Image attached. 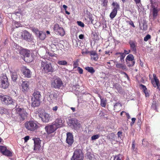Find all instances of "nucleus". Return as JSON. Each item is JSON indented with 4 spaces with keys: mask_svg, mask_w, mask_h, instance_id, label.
<instances>
[{
    "mask_svg": "<svg viewBox=\"0 0 160 160\" xmlns=\"http://www.w3.org/2000/svg\"><path fill=\"white\" fill-rule=\"evenodd\" d=\"M3 154L6 156L10 157L12 156V152L10 151L7 149V148Z\"/></svg>",
    "mask_w": 160,
    "mask_h": 160,
    "instance_id": "obj_34",
    "label": "nucleus"
},
{
    "mask_svg": "<svg viewBox=\"0 0 160 160\" xmlns=\"http://www.w3.org/2000/svg\"><path fill=\"white\" fill-rule=\"evenodd\" d=\"M135 141L133 140L132 141V145L131 149L133 151H135L136 150V148L135 147Z\"/></svg>",
    "mask_w": 160,
    "mask_h": 160,
    "instance_id": "obj_42",
    "label": "nucleus"
},
{
    "mask_svg": "<svg viewBox=\"0 0 160 160\" xmlns=\"http://www.w3.org/2000/svg\"><path fill=\"white\" fill-rule=\"evenodd\" d=\"M129 43L130 45L131 49L132 51L136 52L137 51V43L136 41H130Z\"/></svg>",
    "mask_w": 160,
    "mask_h": 160,
    "instance_id": "obj_16",
    "label": "nucleus"
},
{
    "mask_svg": "<svg viewBox=\"0 0 160 160\" xmlns=\"http://www.w3.org/2000/svg\"><path fill=\"white\" fill-rule=\"evenodd\" d=\"M74 140L73 135L71 132H68L67 133L66 142L68 144V146H71L73 143Z\"/></svg>",
    "mask_w": 160,
    "mask_h": 160,
    "instance_id": "obj_7",
    "label": "nucleus"
},
{
    "mask_svg": "<svg viewBox=\"0 0 160 160\" xmlns=\"http://www.w3.org/2000/svg\"><path fill=\"white\" fill-rule=\"evenodd\" d=\"M79 62V59H77L76 61L73 62V66L74 68H76L78 67V62Z\"/></svg>",
    "mask_w": 160,
    "mask_h": 160,
    "instance_id": "obj_40",
    "label": "nucleus"
},
{
    "mask_svg": "<svg viewBox=\"0 0 160 160\" xmlns=\"http://www.w3.org/2000/svg\"><path fill=\"white\" fill-rule=\"evenodd\" d=\"M38 115L42 121L45 123H48L51 120V115L45 112H38Z\"/></svg>",
    "mask_w": 160,
    "mask_h": 160,
    "instance_id": "obj_3",
    "label": "nucleus"
},
{
    "mask_svg": "<svg viewBox=\"0 0 160 160\" xmlns=\"http://www.w3.org/2000/svg\"><path fill=\"white\" fill-rule=\"evenodd\" d=\"M21 26V24L19 22H15V27L16 28H18Z\"/></svg>",
    "mask_w": 160,
    "mask_h": 160,
    "instance_id": "obj_52",
    "label": "nucleus"
},
{
    "mask_svg": "<svg viewBox=\"0 0 160 160\" xmlns=\"http://www.w3.org/2000/svg\"><path fill=\"white\" fill-rule=\"evenodd\" d=\"M140 87L143 89L144 92L145 94V96L146 97H149V94L148 92L147 88L146 86L142 84L140 85Z\"/></svg>",
    "mask_w": 160,
    "mask_h": 160,
    "instance_id": "obj_26",
    "label": "nucleus"
},
{
    "mask_svg": "<svg viewBox=\"0 0 160 160\" xmlns=\"http://www.w3.org/2000/svg\"><path fill=\"white\" fill-rule=\"evenodd\" d=\"M51 97H52L53 98V99L56 98L57 97V95L56 93L51 94Z\"/></svg>",
    "mask_w": 160,
    "mask_h": 160,
    "instance_id": "obj_54",
    "label": "nucleus"
},
{
    "mask_svg": "<svg viewBox=\"0 0 160 160\" xmlns=\"http://www.w3.org/2000/svg\"><path fill=\"white\" fill-rule=\"evenodd\" d=\"M33 96L35 98L38 99L40 100V98L41 97V95L40 94V92L39 91H34L33 94Z\"/></svg>",
    "mask_w": 160,
    "mask_h": 160,
    "instance_id": "obj_27",
    "label": "nucleus"
},
{
    "mask_svg": "<svg viewBox=\"0 0 160 160\" xmlns=\"http://www.w3.org/2000/svg\"><path fill=\"white\" fill-rule=\"evenodd\" d=\"M83 153L82 150L76 149L75 150L71 160H83L84 158Z\"/></svg>",
    "mask_w": 160,
    "mask_h": 160,
    "instance_id": "obj_2",
    "label": "nucleus"
},
{
    "mask_svg": "<svg viewBox=\"0 0 160 160\" xmlns=\"http://www.w3.org/2000/svg\"><path fill=\"white\" fill-rule=\"evenodd\" d=\"M1 85L3 88H7L9 86L8 78L6 76H3L1 78Z\"/></svg>",
    "mask_w": 160,
    "mask_h": 160,
    "instance_id": "obj_10",
    "label": "nucleus"
},
{
    "mask_svg": "<svg viewBox=\"0 0 160 160\" xmlns=\"http://www.w3.org/2000/svg\"><path fill=\"white\" fill-rule=\"evenodd\" d=\"M143 29L145 30L147 29V25H146V24L143 23Z\"/></svg>",
    "mask_w": 160,
    "mask_h": 160,
    "instance_id": "obj_58",
    "label": "nucleus"
},
{
    "mask_svg": "<svg viewBox=\"0 0 160 160\" xmlns=\"http://www.w3.org/2000/svg\"><path fill=\"white\" fill-rule=\"evenodd\" d=\"M125 114H126V117H127V118H128H128H130V115H129V114L128 113H127V112H125Z\"/></svg>",
    "mask_w": 160,
    "mask_h": 160,
    "instance_id": "obj_64",
    "label": "nucleus"
},
{
    "mask_svg": "<svg viewBox=\"0 0 160 160\" xmlns=\"http://www.w3.org/2000/svg\"><path fill=\"white\" fill-rule=\"evenodd\" d=\"M53 30L56 32H58V34L61 36H63L65 33L63 28L60 27L58 23H56L54 25Z\"/></svg>",
    "mask_w": 160,
    "mask_h": 160,
    "instance_id": "obj_6",
    "label": "nucleus"
},
{
    "mask_svg": "<svg viewBox=\"0 0 160 160\" xmlns=\"http://www.w3.org/2000/svg\"><path fill=\"white\" fill-rule=\"evenodd\" d=\"M101 100L100 105L102 107H105L106 106V101L103 98H102L101 96L100 97Z\"/></svg>",
    "mask_w": 160,
    "mask_h": 160,
    "instance_id": "obj_36",
    "label": "nucleus"
},
{
    "mask_svg": "<svg viewBox=\"0 0 160 160\" xmlns=\"http://www.w3.org/2000/svg\"><path fill=\"white\" fill-rule=\"evenodd\" d=\"M63 83L61 79L59 77L53 79L51 83L52 86L55 88L60 89L63 86Z\"/></svg>",
    "mask_w": 160,
    "mask_h": 160,
    "instance_id": "obj_4",
    "label": "nucleus"
},
{
    "mask_svg": "<svg viewBox=\"0 0 160 160\" xmlns=\"http://www.w3.org/2000/svg\"><path fill=\"white\" fill-rule=\"evenodd\" d=\"M32 31L33 32H35L37 35L38 33L39 34V32H40L37 29L35 28H33L32 29Z\"/></svg>",
    "mask_w": 160,
    "mask_h": 160,
    "instance_id": "obj_53",
    "label": "nucleus"
},
{
    "mask_svg": "<svg viewBox=\"0 0 160 160\" xmlns=\"http://www.w3.org/2000/svg\"><path fill=\"white\" fill-rule=\"evenodd\" d=\"M118 12L115 11V10H112L110 15V17L111 19H112L117 15Z\"/></svg>",
    "mask_w": 160,
    "mask_h": 160,
    "instance_id": "obj_32",
    "label": "nucleus"
},
{
    "mask_svg": "<svg viewBox=\"0 0 160 160\" xmlns=\"http://www.w3.org/2000/svg\"><path fill=\"white\" fill-rule=\"evenodd\" d=\"M22 37H23L24 39L29 41L30 39V35L28 32L26 30L24 31L22 34Z\"/></svg>",
    "mask_w": 160,
    "mask_h": 160,
    "instance_id": "obj_19",
    "label": "nucleus"
},
{
    "mask_svg": "<svg viewBox=\"0 0 160 160\" xmlns=\"http://www.w3.org/2000/svg\"><path fill=\"white\" fill-rule=\"evenodd\" d=\"M134 1L138 7L141 6L142 5L141 3V0H134Z\"/></svg>",
    "mask_w": 160,
    "mask_h": 160,
    "instance_id": "obj_49",
    "label": "nucleus"
},
{
    "mask_svg": "<svg viewBox=\"0 0 160 160\" xmlns=\"http://www.w3.org/2000/svg\"><path fill=\"white\" fill-rule=\"evenodd\" d=\"M158 105V103L156 101H153L152 103V105L151 106V108L155 110H157Z\"/></svg>",
    "mask_w": 160,
    "mask_h": 160,
    "instance_id": "obj_33",
    "label": "nucleus"
},
{
    "mask_svg": "<svg viewBox=\"0 0 160 160\" xmlns=\"http://www.w3.org/2000/svg\"><path fill=\"white\" fill-rule=\"evenodd\" d=\"M45 129L48 134H50L55 132L57 130V128L53 122L50 125L46 126Z\"/></svg>",
    "mask_w": 160,
    "mask_h": 160,
    "instance_id": "obj_8",
    "label": "nucleus"
},
{
    "mask_svg": "<svg viewBox=\"0 0 160 160\" xmlns=\"http://www.w3.org/2000/svg\"><path fill=\"white\" fill-rule=\"evenodd\" d=\"M29 51L26 49H22L20 50V53L24 57L26 56H29Z\"/></svg>",
    "mask_w": 160,
    "mask_h": 160,
    "instance_id": "obj_24",
    "label": "nucleus"
},
{
    "mask_svg": "<svg viewBox=\"0 0 160 160\" xmlns=\"http://www.w3.org/2000/svg\"><path fill=\"white\" fill-rule=\"evenodd\" d=\"M122 157V155L119 154L118 155L115 156L114 158V160H121V158Z\"/></svg>",
    "mask_w": 160,
    "mask_h": 160,
    "instance_id": "obj_39",
    "label": "nucleus"
},
{
    "mask_svg": "<svg viewBox=\"0 0 160 160\" xmlns=\"http://www.w3.org/2000/svg\"><path fill=\"white\" fill-rule=\"evenodd\" d=\"M102 2V4L103 6H106L108 3V1L107 0H100Z\"/></svg>",
    "mask_w": 160,
    "mask_h": 160,
    "instance_id": "obj_50",
    "label": "nucleus"
},
{
    "mask_svg": "<svg viewBox=\"0 0 160 160\" xmlns=\"http://www.w3.org/2000/svg\"><path fill=\"white\" fill-rule=\"evenodd\" d=\"M6 101V103L5 102V104L6 105H8L10 104H14L15 102L14 100L13 101L11 98L7 96Z\"/></svg>",
    "mask_w": 160,
    "mask_h": 160,
    "instance_id": "obj_23",
    "label": "nucleus"
},
{
    "mask_svg": "<svg viewBox=\"0 0 160 160\" xmlns=\"http://www.w3.org/2000/svg\"><path fill=\"white\" fill-rule=\"evenodd\" d=\"M151 37L149 34H147L144 37V41L147 42L151 38Z\"/></svg>",
    "mask_w": 160,
    "mask_h": 160,
    "instance_id": "obj_43",
    "label": "nucleus"
},
{
    "mask_svg": "<svg viewBox=\"0 0 160 160\" xmlns=\"http://www.w3.org/2000/svg\"><path fill=\"white\" fill-rule=\"evenodd\" d=\"M128 23L130 25H131V26H132L133 27H135V26L134 24V23H133V22L132 21H131L128 22Z\"/></svg>",
    "mask_w": 160,
    "mask_h": 160,
    "instance_id": "obj_56",
    "label": "nucleus"
},
{
    "mask_svg": "<svg viewBox=\"0 0 160 160\" xmlns=\"http://www.w3.org/2000/svg\"><path fill=\"white\" fill-rule=\"evenodd\" d=\"M58 63L59 65H66L67 64V62L66 61H59L58 62Z\"/></svg>",
    "mask_w": 160,
    "mask_h": 160,
    "instance_id": "obj_38",
    "label": "nucleus"
},
{
    "mask_svg": "<svg viewBox=\"0 0 160 160\" xmlns=\"http://www.w3.org/2000/svg\"><path fill=\"white\" fill-rule=\"evenodd\" d=\"M86 53H89L91 56V58L94 60L95 61H97L98 59V56L96 52L94 51H88V52H86Z\"/></svg>",
    "mask_w": 160,
    "mask_h": 160,
    "instance_id": "obj_17",
    "label": "nucleus"
},
{
    "mask_svg": "<svg viewBox=\"0 0 160 160\" xmlns=\"http://www.w3.org/2000/svg\"><path fill=\"white\" fill-rule=\"evenodd\" d=\"M58 109V107L57 106H55L52 108V109L54 111H56Z\"/></svg>",
    "mask_w": 160,
    "mask_h": 160,
    "instance_id": "obj_62",
    "label": "nucleus"
},
{
    "mask_svg": "<svg viewBox=\"0 0 160 160\" xmlns=\"http://www.w3.org/2000/svg\"><path fill=\"white\" fill-rule=\"evenodd\" d=\"M29 81H22V91L23 92H27L29 89Z\"/></svg>",
    "mask_w": 160,
    "mask_h": 160,
    "instance_id": "obj_15",
    "label": "nucleus"
},
{
    "mask_svg": "<svg viewBox=\"0 0 160 160\" xmlns=\"http://www.w3.org/2000/svg\"><path fill=\"white\" fill-rule=\"evenodd\" d=\"M16 112L19 115L18 116L19 117L20 120H23L25 118L27 117V113L23 109L18 108L17 109Z\"/></svg>",
    "mask_w": 160,
    "mask_h": 160,
    "instance_id": "obj_5",
    "label": "nucleus"
},
{
    "mask_svg": "<svg viewBox=\"0 0 160 160\" xmlns=\"http://www.w3.org/2000/svg\"><path fill=\"white\" fill-rule=\"evenodd\" d=\"M41 68L42 72L45 73L48 72H53L54 71V69L53 68L50 62L47 61H42L41 62Z\"/></svg>",
    "mask_w": 160,
    "mask_h": 160,
    "instance_id": "obj_1",
    "label": "nucleus"
},
{
    "mask_svg": "<svg viewBox=\"0 0 160 160\" xmlns=\"http://www.w3.org/2000/svg\"><path fill=\"white\" fill-rule=\"evenodd\" d=\"M7 112V110L6 109L2 108L0 107V114H2L4 113H6Z\"/></svg>",
    "mask_w": 160,
    "mask_h": 160,
    "instance_id": "obj_41",
    "label": "nucleus"
},
{
    "mask_svg": "<svg viewBox=\"0 0 160 160\" xmlns=\"http://www.w3.org/2000/svg\"><path fill=\"white\" fill-rule=\"evenodd\" d=\"M10 72L12 80L14 82H16L18 77V74L15 71L12 72L10 71Z\"/></svg>",
    "mask_w": 160,
    "mask_h": 160,
    "instance_id": "obj_20",
    "label": "nucleus"
},
{
    "mask_svg": "<svg viewBox=\"0 0 160 160\" xmlns=\"http://www.w3.org/2000/svg\"><path fill=\"white\" fill-rule=\"evenodd\" d=\"M136 120V118H132V122H131V124H134L135 120Z\"/></svg>",
    "mask_w": 160,
    "mask_h": 160,
    "instance_id": "obj_57",
    "label": "nucleus"
},
{
    "mask_svg": "<svg viewBox=\"0 0 160 160\" xmlns=\"http://www.w3.org/2000/svg\"><path fill=\"white\" fill-rule=\"evenodd\" d=\"M100 137V135L98 134H97L92 136L91 139L92 140H94L95 139H97Z\"/></svg>",
    "mask_w": 160,
    "mask_h": 160,
    "instance_id": "obj_45",
    "label": "nucleus"
},
{
    "mask_svg": "<svg viewBox=\"0 0 160 160\" xmlns=\"http://www.w3.org/2000/svg\"><path fill=\"white\" fill-rule=\"evenodd\" d=\"M39 124L36 122L31 121V131H34L37 130L39 127Z\"/></svg>",
    "mask_w": 160,
    "mask_h": 160,
    "instance_id": "obj_18",
    "label": "nucleus"
},
{
    "mask_svg": "<svg viewBox=\"0 0 160 160\" xmlns=\"http://www.w3.org/2000/svg\"><path fill=\"white\" fill-rule=\"evenodd\" d=\"M118 137H120L122 136V132H121L119 131L118 132Z\"/></svg>",
    "mask_w": 160,
    "mask_h": 160,
    "instance_id": "obj_59",
    "label": "nucleus"
},
{
    "mask_svg": "<svg viewBox=\"0 0 160 160\" xmlns=\"http://www.w3.org/2000/svg\"><path fill=\"white\" fill-rule=\"evenodd\" d=\"M29 138L30 137L29 136H27L25 137L24 138L25 142H27L29 139Z\"/></svg>",
    "mask_w": 160,
    "mask_h": 160,
    "instance_id": "obj_55",
    "label": "nucleus"
},
{
    "mask_svg": "<svg viewBox=\"0 0 160 160\" xmlns=\"http://www.w3.org/2000/svg\"><path fill=\"white\" fill-rule=\"evenodd\" d=\"M32 107H35L39 106L40 104V100L35 99V98H32Z\"/></svg>",
    "mask_w": 160,
    "mask_h": 160,
    "instance_id": "obj_21",
    "label": "nucleus"
},
{
    "mask_svg": "<svg viewBox=\"0 0 160 160\" xmlns=\"http://www.w3.org/2000/svg\"><path fill=\"white\" fill-rule=\"evenodd\" d=\"M77 23L79 26H81V27H84V23L81 21H78L77 22Z\"/></svg>",
    "mask_w": 160,
    "mask_h": 160,
    "instance_id": "obj_48",
    "label": "nucleus"
},
{
    "mask_svg": "<svg viewBox=\"0 0 160 160\" xmlns=\"http://www.w3.org/2000/svg\"><path fill=\"white\" fill-rule=\"evenodd\" d=\"M116 67L117 68H120L123 70H126L127 69V67L125 65L123 64H121L120 63H118L116 64Z\"/></svg>",
    "mask_w": 160,
    "mask_h": 160,
    "instance_id": "obj_29",
    "label": "nucleus"
},
{
    "mask_svg": "<svg viewBox=\"0 0 160 160\" xmlns=\"http://www.w3.org/2000/svg\"><path fill=\"white\" fill-rule=\"evenodd\" d=\"M34 141V149L36 152H37L41 147V141L39 138H35L33 139Z\"/></svg>",
    "mask_w": 160,
    "mask_h": 160,
    "instance_id": "obj_12",
    "label": "nucleus"
},
{
    "mask_svg": "<svg viewBox=\"0 0 160 160\" xmlns=\"http://www.w3.org/2000/svg\"><path fill=\"white\" fill-rule=\"evenodd\" d=\"M77 69L79 72L80 74H82L83 73V70L82 68L79 67H77Z\"/></svg>",
    "mask_w": 160,
    "mask_h": 160,
    "instance_id": "obj_51",
    "label": "nucleus"
},
{
    "mask_svg": "<svg viewBox=\"0 0 160 160\" xmlns=\"http://www.w3.org/2000/svg\"><path fill=\"white\" fill-rule=\"evenodd\" d=\"M30 126V121L26 122L25 124V126L28 130H30L29 126Z\"/></svg>",
    "mask_w": 160,
    "mask_h": 160,
    "instance_id": "obj_47",
    "label": "nucleus"
},
{
    "mask_svg": "<svg viewBox=\"0 0 160 160\" xmlns=\"http://www.w3.org/2000/svg\"><path fill=\"white\" fill-rule=\"evenodd\" d=\"M6 147L3 146H0V151L1 152L2 154L5 151L6 149Z\"/></svg>",
    "mask_w": 160,
    "mask_h": 160,
    "instance_id": "obj_44",
    "label": "nucleus"
},
{
    "mask_svg": "<svg viewBox=\"0 0 160 160\" xmlns=\"http://www.w3.org/2000/svg\"><path fill=\"white\" fill-rule=\"evenodd\" d=\"M153 76L154 81H152V84L154 88L157 87V88L160 90V84L159 83V80L157 78L156 75L155 74H153Z\"/></svg>",
    "mask_w": 160,
    "mask_h": 160,
    "instance_id": "obj_13",
    "label": "nucleus"
},
{
    "mask_svg": "<svg viewBox=\"0 0 160 160\" xmlns=\"http://www.w3.org/2000/svg\"><path fill=\"white\" fill-rule=\"evenodd\" d=\"M79 38L80 39H83L84 38V35L80 34L79 35Z\"/></svg>",
    "mask_w": 160,
    "mask_h": 160,
    "instance_id": "obj_60",
    "label": "nucleus"
},
{
    "mask_svg": "<svg viewBox=\"0 0 160 160\" xmlns=\"http://www.w3.org/2000/svg\"><path fill=\"white\" fill-rule=\"evenodd\" d=\"M23 73L25 77L28 78L30 77V70L27 68L26 67L25 68Z\"/></svg>",
    "mask_w": 160,
    "mask_h": 160,
    "instance_id": "obj_28",
    "label": "nucleus"
},
{
    "mask_svg": "<svg viewBox=\"0 0 160 160\" xmlns=\"http://www.w3.org/2000/svg\"><path fill=\"white\" fill-rule=\"evenodd\" d=\"M134 60V57L132 54H130L126 57V61L127 62L128 60L129 61H131V63L128 65V66L129 67H132L134 65L135 63V61Z\"/></svg>",
    "mask_w": 160,
    "mask_h": 160,
    "instance_id": "obj_14",
    "label": "nucleus"
},
{
    "mask_svg": "<svg viewBox=\"0 0 160 160\" xmlns=\"http://www.w3.org/2000/svg\"><path fill=\"white\" fill-rule=\"evenodd\" d=\"M120 55V60L122 62H123L124 61V58L125 57V55H124V54L123 53H121L120 52H117L116 53L115 55V56L118 58L119 57L118 55Z\"/></svg>",
    "mask_w": 160,
    "mask_h": 160,
    "instance_id": "obj_22",
    "label": "nucleus"
},
{
    "mask_svg": "<svg viewBox=\"0 0 160 160\" xmlns=\"http://www.w3.org/2000/svg\"><path fill=\"white\" fill-rule=\"evenodd\" d=\"M29 56H26L24 57V60L26 62H29L30 61Z\"/></svg>",
    "mask_w": 160,
    "mask_h": 160,
    "instance_id": "obj_46",
    "label": "nucleus"
},
{
    "mask_svg": "<svg viewBox=\"0 0 160 160\" xmlns=\"http://www.w3.org/2000/svg\"><path fill=\"white\" fill-rule=\"evenodd\" d=\"M7 97V96H0V100L1 101L3 104H5V102L6 103Z\"/></svg>",
    "mask_w": 160,
    "mask_h": 160,
    "instance_id": "obj_37",
    "label": "nucleus"
},
{
    "mask_svg": "<svg viewBox=\"0 0 160 160\" xmlns=\"http://www.w3.org/2000/svg\"><path fill=\"white\" fill-rule=\"evenodd\" d=\"M123 53L124 54V55H125V56H126V54H128V51L124 50Z\"/></svg>",
    "mask_w": 160,
    "mask_h": 160,
    "instance_id": "obj_63",
    "label": "nucleus"
},
{
    "mask_svg": "<svg viewBox=\"0 0 160 160\" xmlns=\"http://www.w3.org/2000/svg\"><path fill=\"white\" fill-rule=\"evenodd\" d=\"M70 124L71 126L75 129H78L81 127V124L75 119H73L71 120Z\"/></svg>",
    "mask_w": 160,
    "mask_h": 160,
    "instance_id": "obj_9",
    "label": "nucleus"
},
{
    "mask_svg": "<svg viewBox=\"0 0 160 160\" xmlns=\"http://www.w3.org/2000/svg\"><path fill=\"white\" fill-rule=\"evenodd\" d=\"M63 122L62 119L61 118H57L53 122L55 127L57 128V129L59 128H61L63 125Z\"/></svg>",
    "mask_w": 160,
    "mask_h": 160,
    "instance_id": "obj_11",
    "label": "nucleus"
},
{
    "mask_svg": "<svg viewBox=\"0 0 160 160\" xmlns=\"http://www.w3.org/2000/svg\"><path fill=\"white\" fill-rule=\"evenodd\" d=\"M38 36L39 38L41 40H44L46 37V35L45 33H42V32H39Z\"/></svg>",
    "mask_w": 160,
    "mask_h": 160,
    "instance_id": "obj_35",
    "label": "nucleus"
},
{
    "mask_svg": "<svg viewBox=\"0 0 160 160\" xmlns=\"http://www.w3.org/2000/svg\"><path fill=\"white\" fill-rule=\"evenodd\" d=\"M48 99L50 100H52L53 99V97H51V94L48 97Z\"/></svg>",
    "mask_w": 160,
    "mask_h": 160,
    "instance_id": "obj_61",
    "label": "nucleus"
},
{
    "mask_svg": "<svg viewBox=\"0 0 160 160\" xmlns=\"http://www.w3.org/2000/svg\"><path fill=\"white\" fill-rule=\"evenodd\" d=\"M159 11V9H157L155 7L153 8L152 11V15L153 18H155L157 15Z\"/></svg>",
    "mask_w": 160,
    "mask_h": 160,
    "instance_id": "obj_31",
    "label": "nucleus"
},
{
    "mask_svg": "<svg viewBox=\"0 0 160 160\" xmlns=\"http://www.w3.org/2000/svg\"><path fill=\"white\" fill-rule=\"evenodd\" d=\"M112 6L113 7L112 9L118 12V10L120 8L119 4L117 2H113L112 3Z\"/></svg>",
    "mask_w": 160,
    "mask_h": 160,
    "instance_id": "obj_25",
    "label": "nucleus"
},
{
    "mask_svg": "<svg viewBox=\"0 0 160 160\" xmlns=\"http://www.w3.org/2000/svg\"><path fill=\"white\" fill-rule=\"evenodd\" d=\"M85 70L91 74H93L95 72V70L92 67H87L85 68Z\"/></svg>",
    "mask_w": 160,
    "mask_h": 160,
    "instance_id": "obj_30",
    "label": "nucleus"
}]
</instances>
